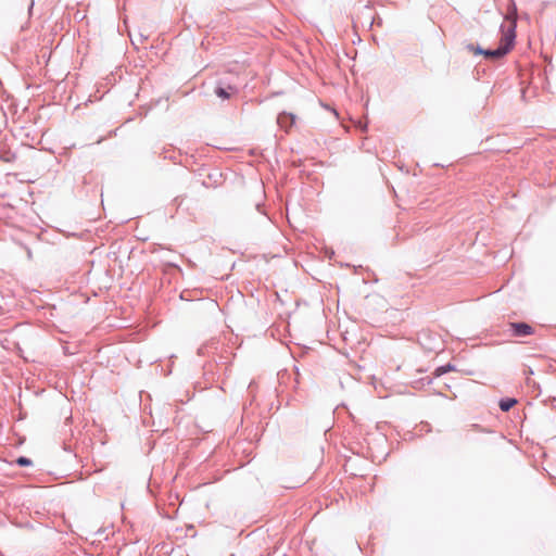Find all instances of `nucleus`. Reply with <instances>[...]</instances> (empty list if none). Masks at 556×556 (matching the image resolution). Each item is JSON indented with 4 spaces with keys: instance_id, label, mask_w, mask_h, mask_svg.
Listing matches in <instances>:
<instances>
[{
    "instance_id": "f257e3e1",
    "label": "nucleus",
    "mask_w": 556,
    "mask_h": 556,
    "mask_svg": "<svg viewBox=\"0 0 556 556\" xmlns=\"http://www.w3.org/2000/svg\"><path fill=\"white\" fill-rule=\"evenodd\" d=\"M506 20L510 21V24L507 29L503 28V37L501 39V45L497 49L494 50H483L479 47H475L473 45H469V51L475 54H483L490 59H500L508 53L511 49L514 39L516 37V22H517V9L515 3L511 4V9L508 11L506 15Z\"/></svg>"
},
{
    "instance_id": "1a4fd4ad",
    "label": "nucleus",
    "mask_w": 556,
    "mask_h": 556,
    "mask_svg": "<svg viewBox=\"0 0 556 556\" xmlns=\"http://www.w3.org/2000/svg\"><path fill=\"white\" fill-rule=\"evenodd\" d=\"M35 7V0H30L29 7H28V13L31 15L33 9Z\"/></svg>"
},
{
    "instance_id": "39448f33",
    "label": "nucleus",
    "mask_w": 556,
    "mask_h": 556,
    "mask_svg": "<svg viewBox=\"0 0 556 556\" xmlns=\"http://www.w3.org/2000/svg\"><path fill=\"white\" fill-rule=\"evenodd\" d=\"M15 464L21 466V467H26V466H31L33 465V460L28 457H25V456H20L15 459Z\"/></svg>"
},
{
    "instance_id": "0eeeda50",
    "label": "nucleus",
    "mask_w": 556,
    "mask_h": 556,
    "mask_svg": "<svg viewBox=\"0 0 556 556\" xmlns=\"http://www.w3.org/2000/svg\"><path fill=\"white\" fill-rule=\"evenodd\" d=\"M289 118L291 119V124H293V122H294V116H293L292 114H286V113H283V114L279 115V117H278V123H279V124H281V125H283V124H285V122H286V119H289Z\"/></svg>"
},
{
    "instance_id": "6e6552de",
    "label": "nucleus",
    "mask_w": 556,
    "mask_h": 556,
    "mask_svg": "<svg viewBox=\"0 0 556 556\" xmlns=\"http://www.w3.org/2000/svg\"><path fill=\"white\" fill-rule=\"evenodd\" d=\"M447 370H448V368L440 367L437 369V376H440V375L446 372Z\"/></svg>"
},
{
    "instance_id": "20e7f679",
    "label": "nucleus",
    "mask_w": 556,
    "mask_h": 556,
    "mask_svg": "<svg viewBox=\"0 0 556 556\" xmlns=\"http://www.w3.org/2000/svg\"><path fill=\"white\" fill-rule=\"evenodd\" d=\"M517 403L514 399H507L500 402V407L503 412H508Z\"/></svg>"
},
{
    "instance_id": "423d86ee",
    "label": "nucleus",
    "mask_w": 556,
    "mask_h": 556,
    "mask_svg": "<svg viewBox=\"0 0 556 556\" xmlns=\"http://www.w3.org/2000/svg\"><path fill=\"white\" fill-rule=\"evenodd\" d=\"M14 241L16 244H18L22 249H24L26 251L28 260H31L33 252H31L30 247L28 244H26L25 242L17 240V239H14Z\"/></svg>"
},
{
    "instance_id": "7ed1b4c3",
    "label": "nucleus",
    "mask_w": 556,
    "mask_h": 556,
    "mask_svg": "<svg viewBox=\"0 0 556 556\" xmlns=\"http://www.w3.org/2000/svg\"><path fill=\"white\" fill-rule=\"evenodd\" d=\"M216 94L222 99H229L230 94L236 92V88L229 86L227 89L218 87L215 90Z\"/></svg>"
},
{
    "instance_id": "f03ea898",
    "label": "nucleus",
    "mask_w": 556,
    "mask_h": 556,
    "mask_svg": "<svg viewBox=\"0 0 556 556\" xmlns=\"http://www.w3.org/2000/svg\"><path fill=\"white\" fill-rule=\"evenodd\" d=\"M509 328L515 337H527L534 333L533 327L526 323H510Z\"/></svg>"
}]
</instances>
